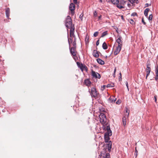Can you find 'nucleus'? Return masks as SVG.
<instances>
[{
	"label": "nucleus",
	"instance_id": "1",
	"mask_svg": "<svg viewBox=\"0 0 158 158\" xmlns=\"http://www.w3.org/2000/svg\"><path fill=\"white\" fill-rule=\"evenodd\" d=\"M89 91L92 97L95 98H98L99 94L96 91V89L94 87H92L91 89H89Z\"/></svg>",
	"mask_w": 158,
	"mask_h": 158
},
{
	"label": "nucleus",
	"instance_id": "2",
	"mask_svg": "<svg viewBox=\"0 0 158 158\" xmlns=\"http://www.w3.org/2000/svg\"><path fill=\"white\" fill-rule=\"evenodd\" d=\"M65 23L66 27L68 28H70L74 27L72 25V20L70 17L69 16H67Z\"/></svg>",
	"mask_w": 158,
	"mask_h": 158
},
{
	"label": "nucleus",
	"instance_id": "3",
	"mask_svg": "<svg viewBox=\"0 0 158 158\" xmlns=\"http://www.w3.org/2000/svg\"><path fill=\"white\" fill-rule=\"evenodd\" d=\"M99 117L100 118V123L103 125L106 124V118L105 114L103 113H100Z\"/></svg>",
	"mask_w": 158,
	"mask_h": 158
},
{
	"label": "nucleus",
	"instance_id": "4",
	"mask_svg": "<svg viewBox=\"0 0 158 158\" xmlns=\"http://www.w3.org/2000/svg\"><path fill=\"white\" fill-rule=\"evenodd\" d=\"M77 65L80 68L81 71H83L84 70H85L86 71H87L88 69L86 66L83 65L82 64H81L78 62L77 63Z\"/></svg>",
	"mask_w": 158,
	"mask_h": 158
},
{
	"label": "nucleus",
	"instance_id": "5",
	"mask_svg": "<svg viewBox=\"0 0 158 158\" xmlns=\"http://www.w3.org/2000/svg\"><path fill=\"white\" fill-rule=\"evenodd\" d=\"M92 75V76L95 78H98L100 79L101 77L100 74L97 72H96L93 71H92L91 72Z\"/></svg>",
	"mask_w": 158,
	"mask_h": 158
},
{
	"label": "nucleus",
	"instance_id": "6",
	"mask_svg": "<svg viewBox=\"0 0 158 158\" xmlns=\"http://www.w3.org/2000/svg\"><path fill=\"white\" fill-rule=\"evenodd\" d=\"M122 47H120L119 45H118L116 47V49L114 52V55H116L119 53Z\"/></svg>",
	"mask_w": 158,
	"mask_h": 158
},
{
	"label": "nucleus",
	"instance_id": "7",
	"mask_svg": "<svg viewBox=\"0 0 158 158\" xmlns=\"http://www.w3.org/2000/svg\"><path fill=\"white\" fill-rule=\"evenodd\" d=\"M69 10L71 11V13L72 14H74V10L75 9V6L74 4L73 3H71L69 5Z\"/></svg>",
	"mask_w": 158,
	"mask_h": 158
},
{
	"label": "nucleus",
	"instance_id": "8",
	"mask_svg": "<svg viewBox=\"0 0 158 158\" xmlns=\"http://www.w3.org/2000/svg\"><path fill=\"white\" fill-rule=\"evenodd\" d=\"M76 48H75L74 47H72L70 49V52L71 54L73 56H76L77 55L76 52H75Z\"/></svg>",
	"mask_w": 158,
	"mask_h": 158
},
{
	"label": "nucleus",
	"instance_id": "9",
	"mask_svg": "<svg viewBox=\"0 0 158 158\" xmlns=\"http://www.w3.org/2000/svg\"><path fill=\"white\" fill-rule=\"evenodd\" d=\"M116 100V98L114 96H111L108 99V102L110 103H113L115 102Z\"/></svg>",
	"mask_w": 158,
	"mask_h": 158
},
{
	"label": "nucleus",
	"instance_id": "10",
	"mask_svg": "<svg viewBox=\"0 0 158 158\" xmlns=\"http://www.w3.org/2000/svg\"><path fill=\"white\" fill-rule=\"evenodd\" d=\"M122 37L121 36H119L118 38L116 40V42L118 44V45H119L120 47L122 46V41L121 40Z\"/></svg>",
	"mask_w": 158,
	"mask_h": 158
},
{
	"label": "nucleus",
	"instance_id": "11",
	"mask_svg": "<svg viewBox=\"0 0 158 158\" xmlns=\"http://www.w3.org/2000/svg\"><path fill=\"white\" fill-rule=\"evenodd\" d=\"M106 147H107L108 150H110L112 146V142L110 141L108 142H106Z\"/></svg>",
	"mask_w": 158,
	"mask_h": 158
},
{
	"label": "nucleus",
	"instance_id": "12",
	"mask_svg": "<svg viewBox=\"0 0 158 158\" xmlns=\"http://www.w3.org/2000/svg\"><path fill=\"white\" fill-rule=\"evenodd\" d=\"M111 135H109L108 134H105L104 135V139L105 142H108L109 141V140L110 139L109 136H111Z\"/></svg>",
	"mask_w": 158,
	"mask_h": 158
},
{
	"label": "nucleus",
	"instance_id": "13",
	"mask_svg": "<svg viewBox=\"0 0 158 158\" xmlns=\"http://www.w3.org/2000/svg\"><path fill=\"white\" fill-rule=\"evenodd\" d=\"M93 56L96 58H98L99 56L98 52L96 50H94L93 51Z\"/></svg>",
	"mask_w": 158,
	"mask_h": 158
},
{
	"label": "nucleus",
	"instance_id": "14",
	"mask_svg": "<svg viewBox=\"0 0 158 158\" xmlns=\"http://www.w3.org/2000/svg\"><path fill=\"white\" fill-rule=\"evenodd\" d=\"M6 15V17L9 19L10 14V10L9 8H7L5 11Z\"/></svg>",
	"mask_w": 158,
	"mask_h": 158
},
{
	"label": "nucleus",
	"instance_id": "15",
	"mask_svg": "<svg viewBox=\"0 0 158 158\" xmlns=\"http://www.w3.org/2000/svg\"><path fill=\"white\" fill-rule=\"evenodd\" d=\"M97 61L98 64L101 65H103L105 64L104 61L100 58H98L97 60Z\"/></svg>",
	"mask_w": 158,
	"mask_h": 158
},
{
	"label": "nucleus",
	"instance_id": "16",
	"mask_svg": "<svg viewBox=\"0 0 158 158\" xmlns=\"http://www.w3.org/2000/svg\"><path fill=\"white\" fill-rule=\"evenodd\" d=\"M70 36L71 37V36L74 35V27H73L72 28H70Z\"/></svg>",
	"mask_w": 158,
	"mask_h": 158
},
{
	"label": "nucleus",
	"instance_id": "17",
	"mask_svg": "<svg viewBox=\"0 0 158 158\" xmlns=\"http://www.w3.org/2000/svg\"><path fill=\"white\" fill-rule=\"evenodd\" d=\"M145 71L147 73L146 78V79H147V77L149 75L150 72L151 71V69H146Z\"/></svg>",
	"mask_w": 158,
	"mask_h": 158
},
{
	"label": "nucleus",
	"instance_id": "18",
	"mask_svg": "<svg viewBox=\"0 0 158 158\" xmlns=\"http://www.w3.org/2000/svg\"><path fill=\"white\" fill-rule=\"evenodd\" d=\"M150 9L149 8L146 9L144 11V15L146 17H147L148 15V13Z\"/></svg>",
	"mask_w": 158,
	"mask_h": 158
},
{
	"label": "nucleus",
	"instance_id": "19",
	"mask_svg": "<svg viewBox=\"0 0 158 158\" xmlns=\"http://www.w3.org/2000/svg\"><path fill=\"white\" fill-rule=\"evenodd\" d=\"M126 117L125 116H124L123 118V123L124 126H126Z\"/></svg>",
	"mask_w": 158,
	"mask_h": 158
},
{
	"label": "nucleus",
	"instance_id": "20",
	"mask_svg": "<svg viewBox=\"0 0 158 158\" xmlns=\"http://www.w3.org/2000/svg\"><path fill=\"white\" fill-rule=\"evenodd\" d=\"M68 41L69 44V46L70 47V44L71 43H72L73 42V37L71 36V37L70 36L69 38L68 39Z\"/></svg>",
	"mask_w": 158,
	"mask_h": 158
},
{
	"label": "nucleus",
	"instance_id": "21",
	"mask_svg": "<svg viewBox=\"0 0 158 158\" xmlns=\"http://www.w3.org/2000/svg\"><path fill=\"white\" fill-rule=\"evenodd\" d=\"M102 47L103 48L104 50H106L107 49V45L106 43L105 42H104L103 43L102 45Z\"/></svg>",
	"mask_w": 158,
	"mask_h": 158
},
{
	"label": "nucleus",
	"instance_id": "22",
	"mask_svg": "<svg viewBox=\"0 0 158 158\" xmlns=\"http://www.w3.org/2000/svg\"><path fill=\"white\" fill-rule=\"evenodd\" d=\"M106 130L107 131H110V133H109V135H112V131H111L110 129V127L109 126H107L106 127Z\"/></svg>",
	"mask_w": 158,
	"mask_h": 158
},
{
	"label": "nucleus",
	"instance_id": "23",
	"mask_svg": "<svg viewBox=\"0 0 158 158\" xmlns=\"http://www.w3.org/2000/svg\"><path fill=\"white\" fill-rule=\"evenodd\" d=\"M111 1L112 3L114 4H117L119 2L118 0H111Z\"/></svg>",
	"mask_w": 158,
	"mask_h": 158
},
{
	"label": "nucleus",
	"instance_id": "24",
	"mask_svg": "<svg viewBox=\"0 0 158 158\" xmlns=\"http://www.w3.org/2000/svg\"><path fill=\"white\" fill-rule=\"evenodd\" d=\"M85 84L89 86L91 84V82L89 80H86L85 81Z\"/></svg>",
	"mask_w": 158,
	"mask_h": 158
},
{
	"label": "nucleus",
	"instance_id": "25",
	"mask_svg": "<svg viewBox=\"0 0 158 158\" xmlns=\"http://www.w3.org/2000/svg\"><path fill=\"white\" fill-rule=\"evenodd\" d=\"M117 5V7L119 9H122V8H124V7L123 6V5H122L120 4H119L118 3Z\"/></svg>",
	"mask_w": 158,
	"mask_h": 158
},
{
	"label": "nucleus",
	"instance_id": "26",
	"mask_svg": "<svg viewBox=\"0 0 158 158\" xmlns=\"http://www.w3.org/2000/svg\"><path fill=\"white\" fill-rule=\"evenodd\" d=\"M107 31H105L102 34V35L101 36V37H103L104 36H105L106 35H107Z\"/></svg>",
	"mask_w": 158,
	"mask_h": 158
},
{
	"label": "nucleus",
	"instance_id": "27",
	"mask_svg": "<svg viewBox=\"0 0 158 158\" xmlns=\"http://www.w3.org/2000/svg\"><path fill=\"white\" fill-rule=\"evenodd\" d=\"M114 86V83L111 84H109L107 85V87H113Z\"/></svg>",
	"mask_w": 158,
	"mask_h": 158
},
{
	"label": "nucleus",
	"instance_id": "28",
	"mask_svg": "<svg viewBox=\"0 0 158 158\" xmlns=\"http://www.w3.org/2000/svg\"><path fill=\"white\" fill-rule=\"evenodd\" d=\"M76 38H75L74 41L73 42V46L75 48H76Z\"/></svg>",
	"mask_w": 158,
	"mask_h": 158
},
{
	"label": "nucleus",
	"instance_id": "29",
	"mask_svg": "<svg viewBox=\"0 0 158 158\" xmlns=\"http://www.w3.org/2000/svg\"><path fill=\"white\" fill-rule=\"evenodd\" d=\"M152 17H153V15L152 14H151L149 15V16L148 17V19L149 21H150L152 20Z\"/></svg>",
	"mask_w": 158,
	"mask_h": 158
},
{
	"label": "nucleus",
	"instance_id": "30",
	"mask_svg": "<svg viewBox=\"0 0 158 158\" xmlns=\"http://www.w3.org/2000/svg\"><path fill=\"white\" fill-rule=\"evenodd\" d=\"M158 67L157 66V67L156 68L155 72H156V76L158 78Z\"/></svg>",
	"mask_w": 158,
	"mask_h": 158
},
{
	"label": "nucleus",
	"instance_id": "31",
	"mask_svg": "<svg viewBox=\"0 0 158 158\" xmlns=\"http://www.w3.org/2000/svg\"><path fill=\"white\" fill-rule=\"evenodd\" d=\"M105 157L106 158H110V154L109 153H106Z\"/></svg>",
	"mask_w": 158,
	"mask_h": 158
},
{
	"label": "nucleus",
	"instance_id": "32",
	"mask_svg": "<svg viewBox=\"0 0 158 158\" xmlns=\"http://www.w3.org/2000/svg\"><path fill=\"white\" fill-rule=\"evenodd\" d=\"M129 22L131 24H134L135 23L134 22V20L132 19H130L129 21Z\"/></svg>",
	"mask_w": 158,
	"mask_h": 158
},
{
	"label": "nucleus",
	"instance_id": "33",
	"mask_svg": "<svg viewBox=\"0 0 158 158\" xmlns=\"http://www.w3.org/2000/svg\"><path fill=\"white\" fill-rule=\"evenodd\" d=\"M137 153H138V151L136 149V147L135 148V155L136 156V157L137 156Z\"/></svg>",
	"mask_w": 158,
	"mask_h": 158
},
{
	"label": "nucleus",
	"instance_id": "34",
	"mask_svg": "<svg viewBox=\"0 0 158 158\" xmlns=\"http://www.w3.org/2000/svg\"><path fill=\"white\" fill-rule=\"evenodd\" d=\"M98 31H96L94 34V36L96 37L98 35Z\"/></svg>",
	"mask_w": 158,
	"mask_h": 158
},
{
	"label": "nucleus",
	"instance_id": "35",
	"mask_svg": "<svg viewBox=\"0 0 158 158\" xmlns=\"http://www.w3.org/2000/svg\"><path fill=\"white\" fill-rule=\"evenodd\" d=\"M121 100H120V99H118L117 101V102H116V103L117 104H120V103H121Z\"/></svg>",
	"mask_w": 158,
	"mask_h": 158
},
{
	"label": "nucleus",
	"instance_id": "36",
	"mask_svg": "<svg viewBox=\"0 0 158 158\" xmlns=\"http://www.w3.org/2000/svg\"><path fill=\"white\" fill-rule=\"evenodd\" d=\"M150 64L149 63H147V68L146 69H151L150 67Z\"/></svg>",
	"mask_w": 158,
	"mask_h": 158
},
{
	"label": "nucleus",
	"instance_id": "37",
	"mask_svg": "<svg viewBox=\"0 0 158 158\" xmlns=\"http://www.w3.org/2000/svg\"><path fill=\"white\" fill-rule=\"evenodd\" d=\"M126 2H125L123 0H122V1H120V4L122 5H123V6L124 4L126 3Z\"/></svg>",
	"mask_w": 158,
	"mask_h": 158
},
{
	"label": "nucleus",
	"instance_id": "38",
	"mask_svg": "<svg viewBox=\"0 0 158 158\" xmlns=\"http://www.w3.org/2000/svg\"><path fill=\"white\" fill-rule=\"evenodd\" d=\"M131 15L132 16H136L137 15V13H133Z\"/></svg>",
	"mask_w": 158,
	"mask_h": 158
},
{
	"label": "nucleus",
	"instance_id": "39",
	"mask_svg": "<svg viewBox=\"0 0 158 158\" xmlns=\"http://www.w3.org/2000/svg\"><path fill=\"white\" fill-rule=\"evenodd\" d=\"M135 0H128L131 3H135Z\"/></svg>",
	"mask_w": 158,
	"mask_h": 158
},
{
	"label": "nucleus",
	"instance_id": "40",
	"mask_svg": "<svg viewBox=\"0 0 158 158\" xmlns=\"http://www.w3.org/2000/svg\"><path fill=\"white\" fill-rule=\"evenodd\" d=\"M83 16V15L82 14H81L79 16V18L81 19V20H82Z\"/></svg>",
	"mask_w": 158,
	"mask_h": 158
},
{
	"label": "nucleus",
	"instance_id": "41",
	"mask_svg": "<svg viewBox=\"0 0 158 158\" xmlns=\"http://www.w3.org/2000/svg\"><path fill=\"white\" fill-rule=\"evenodd\" d=\"M142 23L144 24V25H145L146 24V23L144 22V19H143V18H142Z\"/></svg>",
	"mask_w": 158,
	"mask_h": 158
},
{
	"label": "nucleus",
	"instance_id": "42",
	"mask_svg": "<svg viewBox=\"0 0 158 158\" xmlns=\"http://www.w3.org/2000/svg\"><path fill=\"white\" fill-rule=\"evenodd\" d=\"M89 40V37H88L87 36H86L85 38V41L86 42L88 41Z\"/></svg>",
	"mask_w": 158,
	"mask_h": 158
},
{
	"label": "nucleus",
	"instance_id": "43",
	"mask_svg": "<svg viewBox=\"0 0 158 158\" xmlns=\"http://www.w3.org/2000/svg\"><path fill=\"white\" fill-rule=\"evenodd\" d=\"M116 71V68H115L114 69V73L113 74V76L114 77H115V73Z\"/></svg>",
	"mask_w": 158,
	"mask_h": 158
},
{
	"label": "nucleus",
	"instance_id": "44",
	"mask_svg": "<svg viewBox=\"0 0 158 158\" xmlns=\"http://www.w3.org/2000/svg\"><path fill=\"white\" fill-rule=\"evenodd\" d=\"M125 83H126V86L128 89V90H129L128 85V82L127 81H126Z\"/></svg>",
	"mask_w": 158,
	"mask_h": 158
},
{
	"label": "nucleus",
	"instance_id": "45",
	"mask_svg": "<svg viewBox=\"0 0 158 158\" xmlns=\"http://www.w3.org/2000/svg\"><path fill=\"white\" fill-rule=\"evenodd\" d=\"M99 40H98L96 42V45L98 46L99 44Z\"/></svg>",
	"mask_w": 158,
	"mask_h": 158
},
{
	"label": "nucleus",
	"instance_id": "46",
	"mask_svg": "<svg viewBox=\"0 0 158 158\" xmlns=\"http://www.w3.org/2000/svg\"><path fill=\"white\" fill-rule=\"evenodd\" d=\"M126 112L127 113H128L127 114V117H128L129 115V112L127 110H126Z\"/></svg>",
	"mask_w": 158,
	"mask_h": 158
},
{
	"label": "nucleus",
	"instance_id": "47",
	"mask_svg": "<svg viewBox=\"0 0 158 158\" xmlns=\"http://www.w3.org/2000/svg\"><path fill=\"white\" fill-rule=\"evenodd\" d=\"M151 5V4H149L148 3H146L145 4V7H148L149 6H150Z\"/></svg>",
	"mask_w": 158,
	"mask_h": 158
},
{
	"label": "nucleus",
	"instance_id": "48",
	"mask_svg": "<svg viewBox=\"0 0 158 158\" xmlns=\"http://www.w3.org/2000/svg\"><path fill=\"white\" fill-rule=\"evenodd\" d=\"M120 77L119 78V80L120 81V80H121L122 79V78H121V73H120Z\"/></svg>",
	"mask_w": 158,
	"mask_h": 158
},
{
	"label": "nucleus",
	"instance_id": "49",
	"mask_svg": "<svg viewBox=\"0 0 158 158\" xmlns=\"http://www.w3.org/2000/svg\"><path fill=\"white\" fill-rule=\"evenodd\" d=\"M77 0H73V2L75 3H76L77 2Z\"/></svg>",
	"mask_w": 158,
	"mask_h": 158
},
{
	"label": "nucleus",
	"instance_id": "50",
	"mask_svg": "<svg viewBox=\"0 0 158 158\" xmlns=\"http://www.w3.org/2000/svg\"><path fill=\"white\" fill-rule=\"evenodd\" d=\"M110 133V131H107V132H106L105 134H108V133Z\"/></svg>",
	"mask_w": 158,
	"mask_h": 158
},
{
	"label": "nucleus",
	"instance_id": "51",
	"mask_svg": "<svg viewBox=\"0 0 158 158\" xmlns=\"http://www.w3.org/2000/svg\"><path fill=\"white\" fill-rule=\"evenodd\" d=\"M72 37H74V38H76L75 35H74H74H72Z\"/></svg>",
	"mask_w": 158,
	"mask_h": 158
},
{
	"label": "nucleus",
	"instance_id": "52",
	"mask_svg": "<svg viewBox=\"0 0 158 158\" xmlns=\"http://www.w3.org/2000/svg\"><path fill=\"white\" fill-rule=\"evenodd\" d=\"M96 14H97L96 11H95L94 12V15H96Z\"/></svg>",
	"mask_w": 158,
	"mask_h": 158
},
{
	"label": "nucleus",
	"instance_id": "53",
	"mask_svg": "<svg viewBox=\"0 0 158 158\" xmlns=\"http://www.w3.org/2000/svg\"><path fill=\"white\" fill-rule=\"evenodd\" d=\"M106 85H103L102 86V87L103 88V89H105L106 87Z\"/></svg>",
	"mask_w": 158,
	"mask_h": 158
},
{
	"label": "nucleus",
	"instance_id": "54",
	"mask_svg": "<svg viewBox=\"0 0 158 158\" xmlns=\"http://www.w3.org/2000/svg\"><path fill=\"white\" fill-rule=\"evenodd\" d=\"M155 101L156 102V100H157V99H156V97H155Z\"/></svg>",
	"mask_w": 158,
	"mask_h": 158
},
{
	"label": "nucleus",
	"instance_id": "55",
	"mask_svg": "<svg viewBox=\"0 0 158 158\" xmlns=\"http://www.w3.org/2000/svg\"><path fill=\"white\" fill-rule=\"evenodd\" d=\"M101 17H102V16L101 15H100L99 16L98 19H101Z\"/></svg>",
	"mask_w": 158,
	"mask_h": 158
},
{
	"label": "nucleus",
	"instance_id": "56",
	"mask_svg": "<svg viewBox=\"0 0 158 158\" xmlns=\"http://www.w3.org/2000/svg\"><path fill=\"white\" fill-rule=\"evenodd\" d=\"M121 19H123V15H122L121 16Z\"/></svg>",
	"mask_w": 158,
	"mask_h": 158
},
{
	"label": "nucleus",
	"instance_id": "57",
	"mask_svg": "<svg viewBox=\"0 0 158 158\" xmlns=\"http://www.w3.org/2000/svg\"><path fill=\"white\" fill-rule=\"evenodd\" d=\"M99 2H102V0H99Z\"/></svg>",
	"mask_w": 158,
	"mask_h": 158
},
{
	"label": "nucleus",
	"instance_id": "58",
	"mask_svg": "<svg viewBox=\"0 0 158 158\" xmlns=\"http://www.w3.org/2000/svg\"><path fill=\"white\" fill-rule=\"evenodd\" d=\"M101 158H105V156H101Z\"/></svg>",
	"mask_w": 158,
	"mask_h": 158
},
{
	"label": "nucleus",
	"instance_id": "59",
	"mask_svg": "<svg viewBox=\"0 0 158 158\" xmlns=\"http://www.w3.org/2000/svg\"><path fill=\"white\" fill-rule=\"evenodd\" d=\"M127 5H128V6H129V5H130V4H127Z\"/></svg>",
	"mask_w": 158,
	"mask_h": 158
}]
</instances>
